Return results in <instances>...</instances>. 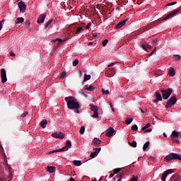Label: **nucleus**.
<instances>
[{
    "label": "nucleus",
    "instance_id": "obj_1",
    "mask_svg": "<svg viewBox=\"0 0 181 181\" xmlns=\"http://www.w3.org/2000/svg\"><path fill=\"white\" fill-rule=\"evenodd\" d=\"M66 105L69 110H74L76 114H78V108H80V104L77 102V100L74 97L69 96L65 98Z\"/></svg>",
    "mask_w": 181,
    "mask_h": 181
},
{
    "label": "nucleus",
    "instance_id": "obj_2",
    "mask_svg": "<svg viewBox=\"0 0 181 181\" xmlns=\"http://www.w3.org/2000/svg\"><path fill=\"white\" fill-rule=\"evenodd\" d=\"M176 159L181 160V156L176 153H171L165 157L164 160L165 162H170V160H175Z\"/></svg>",
    "mask_w": 181,
    "mask_h": 181
},
{
    "label": "nucleus",
    "instance_id": "obj_3",
    "mask_svg": "<svg viewBox=\"0 0 181 181\" xmlns=\"http://www.w3.org/2000/svg\"><path fill=\"white\" fill-rule=\"evenodd\" d=\"M12 180V169L8 167V172L6 174H1L0 181H11Z\"/></svg>",
    "mask_w": 181,
    "mask_h": 181
},
{
    "label": "nucleus",
    "instance_id": "obj_4",
    "mask_svg": "<svg viewBox=\"0 0 181 181\" xmlns=\"http://www.w3.org/2000/svg\"><path fill=\"white\" fill-rule=\"evenodd\" d=\"M69 148H71V141L70 140H68L66 143V146H64L62 148L51 151L49 152V153H54V152H64L66 151H69Z\"/></svg>",
    "mask_w": 181,
    "mask_h": 181
},
{
    "label": "nucleus",
    "instance_id": "obj_5",
    "mask_svg": "<svg viewBox=\"0 0 181 181\" xmlns=\"http://www.w3.org/2000/svg\"><path fill=\"white\" fill-rule=\"evenodd\" d=\"M173 91V90H172V88H168L166 90H162L161 93H162L163 100H168V98L170 97Z\"/></svg>",
    "mask_w": 181,
    "mask_h": 181
},
{
    "label": "nucleus",
    "instance_id": "obj_6",
    "mask_svg": "<svg viewBox=\"0 0 181 181\" xmlns=\"http://www.w3.org/2000/svg\"><path fill=\"white\" fill-rule=\"evenodd\" d=\"M177 101V99L175 96H172L168 101L167 104L165 105V108H170V107H173V105H175L176 104V102Z\"/></svg>",
    "mask_w": 181,
    "mask_h": 181
},
{
    "label": "nucleus",
    "instance_id": "obj_7",
    "mask_svg": "<svg viewBox=\"0 0 181 181\" xmlns=\"http://www.w3.org/2000/svg\"><path fill=\"white\" fill-rule=\"evenodd\" d=\"M90 110L93 112V115L91 116L92 118H98V106L91 105Z\"/></svg>",
    "mask_w": 181,
    "mask_h": 181
},
{
    "label": "nucleus",
    "instance_id": "obj_8",
    "mask_svg": "<svg viewBox=\"0 0 181 181\" xmlns=\"http://www.w3.org/2000/svg\"><path fill=\"white\" fill-rule=\"evenodd\" d=\"M18 6L21 13H25V12H26V4H25L23 1H21L18 2Z\"/></svg>",
    "mask_w": 181,
    "mask_h": 181
},
{
    "label": "nucleus",
    "instance_id": "obj_9",
    "mask_svg": "<svg viewBox=\"0 0 181 181\" xmlns=\"http://www.w3.org/2000/svg\"><path fill=\"white\" fill-rule=\"evenodd\" d=\"M171 173H173V170L172 169H169L165 171L162 175L161 180L166 181V177H168V175H171Z\"/></svg>",
    "mask_w": 181,
    "mask_h": 181
},
{
    "label": "nucleus",
    "instance_id": "obj_10",
    "mask_svg": "<svg viewBox=\"0 0 181 181\" xmlns=\"http://www.w3.org/2000/svg\"><path fill=\"white\" fill-rule=\"evenodd\" d=\"M1 83H6V81H8V78H6V71L5 70V69H1Z\"/></svg>",
    "mask_w": 181,
    "mask_h": 181
},
{
    "label": "nucleus",
    "instance_id": "obj_11",
    "mask_svg": "<svg viewBox=\"0 0 181 181\" xmlns=\"http://www.w3.org/2000/svg\"><path fill=\"white\" fill-rule=\"evenodd\" d=\"M47 13H44L37 18V23H43L46 19Z\"/></svg>",
    "mask_w": 181,
    "mask_h": 181
},
{
    "label": "nucleus",
    "instance_id": "obj_12",
    "mask_svg": "<svg viewBox=\"0 0 181 181\" xmlns=\"http://www.w3.org/2000/svg\"><path fill=\"white\" fill-rule=\"evenodd\" d=\"M105 74L107 77H112L115 74V69H109L106 72Z\"/></svg>",
    "mask_w": 181,
    "mask_h": 181
},
{
    "label": "nucleus",
    "instance_id": "obj_13",
    "mask_svg": "<svg viewBox=\"0 0 181 181\" xmlns=\"http://www.w3.org/2000/svg\"><path fill=\"white\" fill-rule=\"evenodd\" d=\"M177 13H179V10H175L174 11L171 12L166 17H165L163 20L165 21V19H169V18H173V16H176Z\"/></svg>",
    "mask_w": 181,
    "mask_h": 181
},
{
    "label": "nucleus",
    "instance_id": "obj_14",
    "mask_svg": "<svg viewBox=\"0 0 181 181\" xmlns=\"http://www.w3.org/2000/svg\"><path fill=\"white\" fill-rule=\"evenodd\" d=\"M52 136H53V138H59V139H63L64 138V134L62 132H55L52 134Z\"/></svg>",
    "mask_w": 181,
    "mask_h": 181
},
{
    "label": "nucleus",
    "instance_id": "obj_15",
    "mask_svg": "<svg viewBox=\"0 0 181 181\" xmlns=\"http://www.w3.org/2000/svg\"><path fill=\"white\" fill-rule=\"evenodd\" d=\"M156 100L153 101V103L155 104H156L159 101H162V95H160V93H159V92H157L156 93Z\"/></svg>",
    "mask_w": 181,
    "mask_h": 181
},
{
    "label": "nucleus",
    "instance_id": "obj_16",
    "mask_svg": "<svg viewBox=\"0 0 181 181\" xmlns=\"http://www.w3.org/2000/svg\"><path fill=\"white\" fill-rule=\"evenodd\" d=\"M100 144H101V140L98 138H95L92 141V145H93V146H98Z\"/></svg>",
    "mask_w": 181,
    "mask_h": 181
},
{
    "label": "nucleus",
    "instance_id": "obj_17",
    "mask_svg": "<svg viewBox=\"0 0 181 181\" xmlns=\"http://www.w3.org/2000/svg\"><path fill=\"white\" fill-rule=\"evenodd\" d=\"M114 134V128L110 127L109 129L106 132L105 135L106 136H112Z\"/></svg>",
    "mask_w": 181,
    "mask_h": 181
},
{
    "label": "nucleus",
    "instance_id": "obj_18",
    "mask_svg": "<svg viewBox=\"0 0 181 181\" xmlns=\"http://www.w3.org/2000/svg\"><path fill=\"white\" fill-rule=\"evenodd\" d=\"M127 23V20H123L120 21L116 26V29H121V27L124 26Z\"/></svg>",
    "mask_w": 181,
    "mask_h": 181
},
{
    "label": "nucleus",
    "instance_id": "obj_19",
    "mask_svg": "<svg viewBox=\"0 0 181 181\" xmlns=\"http://www.w3.org/2000/svg\"><path fill=\"white\" fill-rule=\"evenodd\" d=\"M170 180H171V181H180V176L176 175H173L170 177Z\"/></svg>",
    "mask_w": 181,
    "mask_h": 181
},
{
    "label": "nucleus",
    "instance_id": "obj_20",
    "mask_svg": "<svg viewBox=\"0 0 181 181\" xmlns=\"http://www.w3.org/2000/svg\"><path fill=\"white\" fill-rule=\"evenodd\" d=\"M25 22V19L22 17H19L15 21L16 25H19V23H23Z\"/></svg>",
    "mask_w": 181,
    "mask_h": 181
},
{
    "label": "nucleus",
    "instance_id": "obj_21",
    "mask_svg": "<svg viewBox=\"0 0 181 181\" xmlns=\"http://www.w3.org/2000/svg\"><path fill=\"white\" fill-rule=\"evenodd\" d=\"M143 50L148 52V49H152V46L149 44H146L145 45H141Z\"/></svg>",
    "mask_w": 181,
    "mask_h": 181
},
{
    "label": "nucleus",
    "instance_id": "obj_22",
    "mask_svg": "<svg viewBox=\"0 0 181 181\" xmlns=\"http://www.w3.org/2000/svg\"><path fill=\"white\" fill-rule=\"evenodd\" d=\"M40 125H41L42 128H43V129H45V128H46V127H47V120L43 119V120L40 122Z\"/></svg>",
    "mask_w": 181,
    "mask_h": 181
},
{
    "label": "nucleus",
    "instance_id": "obj_23",
    "mask_svg": "<svg viewBox=\"0 0 181 181\" xmlns=\"http://www.w3.org/2000/svg\"><path fill=\"white\" fill-rule=\"evenodd\" d=\"M54 170H56V167H53V166L47 167V172H49V173H54Z\"/></svg>",
    "mask_w": 181,
    "mask_h": 181
},
{
    "label": "nucleus",
    "instance_id": "obj_24",
    "mask_svg": "<svg viewBox=\"0 0 181 181\" xmlns=\"http://www.w3.org/2000/svg\"><path fill=\"white\" fill-rule=\"evenodd\" d=\"M85 90H87L88 91H94L95 90V87L93 86H86Z\"/></svg>",
    "mask_w": 181,
    "mask_h": 181
},
{
    "label": "nucleus",
    "instance_id": "obj_25",
    "mask_svg": "<svg viewBox=\"0 0 181 181\" xmlns=\"http://www.w3.org/2000/svg\"><path fill=\"white\" fill-rule=\"evenodd\" d=\"M172 135L173 136H174L175 138H179V136L180 135V134H179V132H177L176 130L173 131L172 132Z\"/></svg>",
    "mask_w": 181,
    "mask_h": 181
},
{
    "label": "nucleus",
    "instance_id": "obj_26",
    "mask_svg": "<svg viewBox=\"0 0 181 181\" xmlns=\"http://www.w3.org/2000/svg\"><path fill=\"white\" fill-rule=\"evenodd\" d=\"M169 74H170V77H173V76H175V74H176V71H175L174 69H171L169 70Z\"/></svg>",
    "mask_w": 181,
    "mask_h": 181
},
{
    "label": "nucleus",
    "instance_id": "obj_27",
    "mask_svg": "<svg viewBox=\"0 0 181 181\" xmlns=\"http://www.w3.org/2000/svg\"><path fill=\"white\" fill-rule=\"evenodd\" d=\"M132 121H134V119L132 118H126L125 119L127 125H129L132 122Z\"/></svg>",
    "mask_w": 181,
    "mask_h": 181
},
{
    "label": "nucleus",
    "instance_id": "obj_28",
    "mask_svg": "<svg viewBox=\"0 0 181 181\" xmlns=\"http://www.w3.org/2000/svg\"><path fill=\"white\" fill-rule=\"evenodd\" d=\"M74 165H75V166H81V161L76 160L74 161Z\"/></svg>",
    "mask_w": 181,
    "mask_h": 181
},
{
    "label": "nucleus",
    "instance_id": "obj_29",
    "mask_svg": "<svg viewBox=\"0 0 181 181\" xmlns=\"http://www.w3.org/2000/svg\"><path fill=\"white\" fill-rule=\"evenodd\" d=\"M151 127V123H147L145 127H142L141 131H145L148 129V128H150Z\"/></svg>",
    "mask_w": 181,
    "mask_h": 181
},
{
    "label": "nucleus",
    "instance_id": "obj_30",
    "mask_svg": "<svg viewBox=\"0 0 181 181\" xmlns=\"http://www.w3.org/2000/svg\"><path fill=\"white\" fill-rule=\"evenodd\" d=\"M149 141H147L146 143H145L143 146V149L145 151L146 149H148V146H149Z\"/></svg>",
    "mask_w": 181,
    "mask_h": 181
},
{
    "label": "nucleus",
    "instance_id": "obj_31",
    "mask_svg": "<svg viewBox=\"0 0 181 181\" xmlns=\"http://www.w3.org/2000/svg\"><path fill=\"white\" fill-rule=\"evenodd\" d=\"M91 78V75H87L85 74L83 81H87Z\"/></svg>",
    "mask_w": 181,
    "mask_h": 181
},
{
    "label": "nucleus",
    "instance_id": "obj_32",
    "mask_svg": "<svg viewBox=\"0 0 181 181\" xmlns=\"http://www.w3.org/2000/svg\"><path fill=\"white\" fill-rule=\"evenodd\" d=\"M53 22V20H49L45 25V29H47L48 26H50L52 25V23Z\"/></svg>",
    "mask_w": 181,
    "mask_h": 181
},
{
    "label": "nucleus",
    "instance_id": "obj_33",
    "mask_svg": "<svg viewBox=\"0 0 181 181\" xmlns=\"http://www.w3.org/2000/svg\"><path fill=\"white\" fill-rule=\"evenodd\" d=\"M97 155H98V152L94 151L90 153V158H95V156H97Z\"/></svg>",
    "mask_w": 181,
    "mask_h": 181
},
{
    "label": "nucleus",
    "instance_id": "obj_34",
    "mask_svg": "<svg viewBox=\"0 0 181 181\" xmlns=\"http://www.w3.org/2000/svg\"><path fill=\"white\" fill-rule=\"evenodd\" d=\"M129 145H130L131 146H133V148H136V141H134L132 143L129 142Z\"/></svg>",
    "mask_w": 181,
    "mask_h": 181
},
{
    "label": "nucleus",
    "instance_id": "obj_35",
    "mask_svg": "<svg viewBox=\"0 0 181 181\" xmlns=\"http://www.w3.org/2000/svg\"><path fill=\"white\" fill-rule=\"evenodd\" d=\"M85 132H86V127H84V126L81 127L80 129V134L83 135V134H84Z\"/></svg>",
    "mask_w": 181,
    "mask_h": 181
},
{
    "label": "nucleus",
    "instance_id": "obj_36",
    "mask_svg": "<svg viewBox=\"0 0 181 181\" xmlns=\"http://www.w3.org/2000/svg\"><path fill=\"white\" fill-rule=\"evenodd\" d=\"M119 172H121V168H115V169L114 170L113 173H114L115 175H117V173H119Z\"/></svg>",
    "mask_w": 181,
    "mask_h": 181
},
{
    "label": "nucleus",
    "instance_id": "obj_37",
    "mask_svg": "<svg viewBox=\"0 0 181 181\" xmlns=\"http://www.w3.org/2000/svg\"><path fill=\"white\" fill-rule=\"evenodd\" d=\"M102 91H103V94L104 95H108V94H110V91L108 90H104V89H102Z\"/></svg>",
    "mask_w": 181,
    "mask_h": 181
},
{
    "label": "nucleus",
    "instance_id": "obj_38",
    "mask_svg": "<svg viewBox=\"0 0 181 181\" xmlns=\"http://www.w3.org/2000/svg\"><path fill=\"white\" fill-rule=\"evenodd\" d=\"M173 57H174L175 60H177V61L180 60V55H179V54H175L173 56Z\"/></svg>",
    "mask_w": 181,
    "mask_h": 181
},
{
    "label": "nucleus",
    "instance_id": "obj_39",
    "mask_svg": "<svg viewBox=\"0 0 181 181\" xmlns=\"http://www.w3.org/2000/svg\"><path fill=\"white\" fill-rule=\"evenodd\" d=\"M107 43H108V40H104L102 43L103 47H105V46H107Z\"/></svg>",
    "mask_w": 181,
    "mask_h": 181
},
{
    "label": "nucleus",
    "instance_id": "obj_40",
    "mask_svg": "<svg viewBox=\"0 0 181 181\" xmlns=\"http://www.w3.org/2000/svg\"><path fill=\"white\" fill-rule=\"evenodd\" d=\"M132 131H138V126L136 124H134L132 127Z\"/></svg>",
    "mask_w": 181,
    "mask_h": 181
},
{
    "label": "nucleus",
    "instance_id": "obj_41",
    "mask_svg": "<svg viewBox=\"0 0 181 181\" xmlns=\"http://www.w3.org/2000/svg\"><path fill=\"white\" fill-rule=\"evenodd\" d=\"M129 181H138V177L133 175Z\"/></svg>",
    "mask_w": 181,
    "mask_h": 181
},
{
    "label": "nucleus",
    "instance_id": "obj_42",
    "mask_svg": "<svg viewBox=\"0 0 181 181\" xmlns=\"http://www.w3.org/2000/svg\"><path fill=\"white\" fill-rule=\"evenodd\" d=\"M177 4V1H173V2H171V3H170V4H167V6H173V5H176Z\"/></svg>",
    "mask_w": 181,
    "mask_h": 181
},
{
    "label": "nucleus",
    "instance_id": "obj_43",
    "mask_svg": "<svg viewBox=\"0 0 181 181\" xmlns=\"http://www.w3.org/2000/svg\"><path fill=\"white\" fill-rule=\"evenodd\" d=\"M77 64H78V59H75V60L73 62V66H77Z\"/></svg>",
    "mask_w": 181,
    "mask_h": 181
},
{
    "label": "nucleus",
    "instance_id": "obj_44",
    "mask_svg": "<svg viewBox=\"0 0 181 181\" xmlns=\"http://www.w3.org/2000/svg\"><path fill=\"white\" fill-rule=\"evenodd\" d=\"M83 30V27H79L77 28V30L76 31V33H80Z\"/></svg>",
    "mask_w": 181,
    "mask_h": 181
},
{
    "label": "nucleus",
    "instance_id": "obj_45",
    "mask_svg": "<svg viewBox=\"0 0 181 181\" xmlns=\"http://www.w3.org/2000/svg\"><path fill=\"white\" fill-rule=\"evenodd\" d=\"M64 77H66V72L63 71L61 74L60 78H64Z\"/></svg>",
    "mask_w": 181,
    "mask_h": 181
},
{
    "label": "nucleus",
    "instance_id": "obj_46",
    "mask_svg": "<svg viewBox=\"0 0 181 181\" xmlns=\"http://www.w3.org/2000/svg\"><path fill=\"white\" fill-rule=\"evenodd\" d=\"M79 93H80V94L83 95V97H85V98H87V97H88V95L87 94H86V93H85L84 92H83V91H80Z\"/></svg>",
    "mask_w": 181,
    "mask_h": 181
},
{
    "label": "nucleus",
    "instance_id": "obj_47",
    "mask_svg": "<svg viewBox=\"0 0 181 181\" xmlns=\"http://www.w3.org/2000/svg\"><path fill=\"white\" fill-rule=\"evenodd\" d=\"M54 42H59V43H62V42H63V40H62V39L59 38V39L54 40Z\"/></svg>",
    "mask_w": 181,
    "mask_h": 181
},
{
    "label": "nucleus",
    "instance_id": "obj_48",
    "mask_svg": "<svg viewBox=\"0 0 181 181\" xmlns=\"http://www.w3.org/2000/svg\"><path fill=\"white\" fill-rule=\"evenodd\" d=\"M90 27H91V23H88L86 26V29H90Z\"/></svg>",
    "mask_w": 181,
    "mask_h": 181
},
{
    "label": "nucleus",
    "instance_id": "obj_49",
    "mask_svg": "<svg viewBox=\"0 0 181 181\" xmlns=\"http://www.w3.org/2000/svg\"><path fill=\"white\" fill-rule=\"evenodd\" d=\"M115 64H117V62H112L107 66L108 67H112V66H114Z\"/></svg>",
    "mask_w": 181,
    "mask_h": 181
},
{
    "label": "nucleus",
    "instance_id": "obj_50",
    "mask_svg": "<svg viewBox=\"0 0 181 181\" xmlns=\"http://www.w3.org/2000/svg\"><path fill=\"white\" fill-rule=\"evenodd\" d=\"M173 142H176V144H180V141L178 139H173Z\"/></svg>",
    "mask_w": 181,
    "mask_h": 181
},
{
    "label": "nucleus",
    "instance_id": "obj_51",
    "mask_svg": "<svg viewBox=\"0 0 181 181\" xmlns=\"http://www.w3.org/2000/svg\"><path fill=\"white\" fill-rule=\"evenodd\" d=\"M28 112H24L23 113V115H21V117H23V118H25V117H26V115H28Z\"/></svg>",
    "mask_w": 181,
    "mask_h": 181
},
{
    "label": "nucleus",
    "instance_id": "obj_52",
    "mask_svg": "<svg viewBox=\"0 0 181 181\" xmlns=\"http://www.w3.org/2000/svg\"><path fill=\"white\" fill-rule=\"evenodd\" d=\"M5 21V19H3L1 21H0V30H2V23Z\"/></svg>",
    "mask_w": 181,
    "mask_h": 181
},
{
    "label": "nucleus",
    "instance_id": "obj_53",
    "mask_svg": "<svg viewBox=\"0 0 181 181\" xmlns=\"http://www.w3.org/2000/svg\"><path fill=\"white\" fill-rule=\"evenodd\" d=\"M95 150H96V152H98V153H100V151H101V147L96 148Z\"/></svg>",
    "mask_w": 181,
    "mask_h": 181
},
{
    "label": "nucleus",
    "instance_id": "obj_54",
    "mask_svg": "<svg viewBox=\"0 0 181 181\" xmlns=\"http://www.w3.org/2000/svg\"><path fill=\"white\" fill-rule=\"evenodd\" d=\"M144 132H152V129H146V130H144Z\"/></svg>",
    "mask_w": 181,
    "mask_h": 181
},
{
    "label": "nucleus",
    "instance_id": "obj_55",
    "mask_svg": "<svg viewBox=\"0 0 181 181\" xmlns=\"http://www.w3.org/2000/svg\"><path fill=\"white\" fill-rule=\"evenodd\" d=\"M156 50V48H155L151 53L150 54V56H152V54H153V53H155V51Z\"/></svg>",
    "mask_w": 181,
    "mask_h": 181
},
{
    "label": "nucleus",
    "instance_id": "obj_56",
    "mask_svg": "<svg viewBox=\"0 0 181 181\" xmlns=\"http://www.w3.org/2000/svg\"><path fill=\"white\" fill-rule=\"evenodd\" d=\"M10 56H11V57H15V53H13V52H11V53H10Z\"/></svg>",
    "mask_w": 181,
    "mask_h": 181
},
{
    "label": "nucleus",
    "instance_id": "obj_57",
    "mask_svg": "<svg viewBox=\"0 0 181 181\" xmlns=\"http://www.w3.org/2000/svg\"><path fill=\"white\" fill-rule=\"evenodd\" d=\"M115 175V173H112V174L110 175V177H114Z\"/></svg>",
    "mask_w": 181,
    "mask_h": 181
},
{
    "label": "nucleus",
    "instance_id": "obj_58",
    "mask_svg": "<svg viewBox=\"0 0 181 181\" xmlns=\"http://www.w3.org/2000/svg\"><path fill=\"white\" fill-rule=\"evenodd\" d=\"M97 37H98L97 35H94L93 36V39H97Z\"/></svg>",
    "mask_w": 181,
    "mask_h": 181
},
{
    "label": "nucleus",
    "instance_id": "obj_59",
    "mask_svg": "<svg viewBox=\"0 0 181 181\" xmlns=\"http://www.w3.org/2000/svg\"><path fill=\"white\" fill-rule=\"evenodd\" d=\"M153 43H155V44H156V43H158V40H157L156 39V40H153Z\"/></svg>",
    "mask_w": 181,
    "mask_h": 181
},
{
    "label": "nucleus",
    "instance_id": "obj_60",
    "mask_svg": "<svg viewBox=\"0 0 181 181\" xmlns=\"http://www.w3.org/2000/svg\"><path fill=\"white\" fill-rule=\"evenodd\" d=\"M163 136H165V138L168 137V135L166 134V133H163Z\"/></svg>",
    "mask_w": 181,
    "mask_h": 181
},
{
    "label": "nucleus",
    "instance_id": "obj_61",
    "mask_svg": "<svg viewBox=\"0 0 181 181\" xmlns=\"http://www.w3.org/2000/svg\"><path fill=\"white\" fill-rule=\"evenodd\" d=\"M70 181H76V180H74V178L71 177V178L70 179Z\"/></svg>",
    "mask_w": 181,
    "mask_h": 181
},
{
    "label": "nucleus",
    "instance_id": "obj_62",
    "mask_svg": "<svg viewBox=\"0 0 181 181\" xmlns=\"http://www.w3.org/2000/svg\"><path fill=\"white\" fill-rule=\"evenodd\" d=\"M88 46H93V42H89Z\"/></svg>",
    "mask_w": 181,
    "mask_h": 181
},
{
    "label": "nucleus",
    "instance_id": "obj_63",
    "mask_svg": "<svg viewBox=\"0 0 181 181\" xmlns=\"http://www.w3.org/2000/svg\"><path fill=\"white\" fill-rule=\"evenodd\" d=\"M79 74H80V76L81 77V75L83 74V72H81V71H79Z\"/></svg>",
    "mask_w": 181,
    "mask_h": 181
},
{
    "label": "nucleus",
    "instance_id": "obj_64",
    "mask_svg": "<svg viewBox=\"0 0 181 181\" xmlns=\"http://www.w3.org/2000/svg\"><path fill=\"white\" fill-rule=\"evenodd\" d=\"M110 107H111V108H112V103H110Z\"/></svg>",
    "mask_w": 181,
    "mask_h": 181
}]
</instances>
